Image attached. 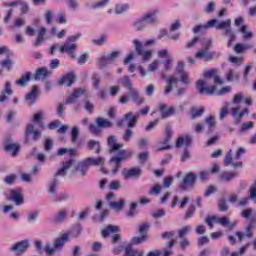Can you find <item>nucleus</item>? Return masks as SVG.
Segmentation results:
<instances>
[{
  "label": "nucleus",
  "instance_id": "obj_53",
  "mask_svg": "<svg viewBox=\"0 0 256 256\" xmlns=\"http://www.w3.org/2000/svg\"><path fill=\"white\" fill-rule=\"evenodd\" d=\"M92 79V86L94 89H99V85H101V76L99 74L94 73L91 77Z\"/></svg>",
  "mask_w": 256,
  "mask_h": 256
},
{
  "label": "nucleus",
  "instance_id": "obj_58",
  "mask_svg": "<svg viewBox=\"0 0 256 256\" xmlns=\"http://www.w3.org/2000/svg\"><path fill=\"white\" fill-rule=\"evenodd\" d=\"M146 25L147 24L145 23V21L142 18V19L134 22L133 27H134V29H136V31H143V29H145Z\"/></svg>",
  "mask_w": 256,
  "mask_h": 256
},
{
  "label": "nucleus",
  "instance_id": "obj_22",
  "mask_svg": "<svg viewBox=\"0 0 256 256\" xmlns=\"http://www.w3.org/2000/svg\"><path fill=\"white\" fill-rule=\"evenodd\" d=\"M216 29L217 30H224V35H229L231 33V19H227L225 21L218 22L216 24Z\"/></svg>",
  "mask_w": 256,
  "mask_h": 256
},
{
  "label": "nucleus",
  "instance_id": "obj_26",
  "mask_svg": "<svg viewBox=\"0 0 256 256\" xmlns=\"http://www.w3.org/2000/svg\"><path fill=\"white\" fill-rule=\"evenodd\" d=\"M109 207L110 209H113V211L120 213V211H123V208L125 207V199L120 198L117 201H112L109 203Z\"/></svg>",
  "mask_w": 256,
  "mask_h": 256
},
{
  "label": "nucleus",
  "instance_id": "obj_6",
  "mask_svg": "<svg viewBox=\"0 0 256 256\" xmlns=\"http://www.w3.org/2000/svg\"><path fill=\"white\" fill-rule=\"evenodd\" d=\"M6 199L8 201H13L16 206L19 207V205H23L24 203V198H23V189L21 188H16V189H10L6 193Z\"/></svg>",
  "mask_w": 256,
  "mask_h": 256
},
{
  "label": "nucleus",
  "instance_id": "obj_14",
  "mask_svg": "<svg viewBox=\"0 0 256 256\" xmlns=\"http://www.w3.org/2000/svg\"><path fill=\"white\" fill-rule=\"evenodd\" d=\"M195 181H197V175L193 173H186L181 183V189L186 191V189L195 185Z\"/></svg>",
  "mask_w": 256,
  "mask_h": 256
},
{
  "label": "nucleus",
  "instance_id": "obj_56",
  "mask_svg": "<svg viewBox=\"0 0 256 256\" xmlns=\"http://www.w3.org/2000/svg\"><path fill=\"white\" fill-rule=\"evenodd\" d=\"M253 127H255V124L252 121L245 122L240 128V133H247V131H249V129H253Z\"/></svg>",
  "mask_w": 256,
  "mask_h": 256
},
{
  "label": "nucleus",
  "instance_id": "obj_24",
  "mask_svg": "<svg viewBox=\"0 0 256 256\" xmlns=\"http://www.w3.org/2000/svg\"><path fill=\"white\" fill-rule=\"evenodd\" d=\"M84 161L87 163L88 167H99V165L105 164V158L103 157H98V158L88 157Z\"/></svg>",
  "mask_w": 256,
  "mask_h": 256
},
{
  "label": "nucleus",
  "instance_id": "obj_25",
  "mask_svg": "<svg viewBox=\"0 0 256 256\" xmlns=\"http://www.w3.org/2000/svg\"><path fill=\"white\" fill-rule=\"evenodd\" d=\"M67 241H69V234L67 233L62 234L60 237L56 238L54 240V247L56 251H58V249L65 247V243H67Z\"/></svg>",
  "mask_w": 256,
  "mask_h": 256
},
{
  "label": "nucleus",
  "instance_id": "obj_9",
  "mask_svg": "<svg viewBox=\"0 0 256 256\" xmlns=\"http://www.w3.org/2000/svg\"><path fill=\"white\" fill-rule=\"evenodd\" d=\"M29 249V240H22L20 242H16L10 247V251H12L16 256H21L27 252Z\"/></svg>",
  "mask_w": 256,
  "mask_h": 256
},
{
  "label": "nucleus",
  "instance_id": "obj_49",
  "mask_svg": "<svg viewBox=\"0 0 256 256\" xmlns=\"http://www.w3.org/2000/svg\"><path fill=\"white\" fill-rule=\"evenodd\" d=\"M125 11H129V4H117L115 7L116 15H121L125 13Z\"/></svg>",
  "mask_w": 256,
  "mask_h": 256
},
{
  "label": "nucleus",
  "instance_id": "obj_46",
  "mask_svg": "<svg viewBox=\"0 0 256 256\" xmlns=\"http://www.w3.org/2000/svg\"><path fill=\"white\" fill-rule=\"evenodd\" d=\"M119 83H121L125 89H128V91L133 90V84H131V79L129 76H123L120 78Z\"/></svg>",
  "mask_w": 256,
  "mask_h": 256
},
{
  "label": "nucleus",
  "instance_id": "obj_31",
  "mask_svg": "<svg viewBox=\"0 0 256 256\" xmlns=\"http://www.w3.org/2000/svg\"><path fill=\"white\" fill-rule=\"evenodd\" d=\"M239 173L237 171L234 172H222L219 176L220 181H223L224 183H229V181H233L235 177H237Z\"/></svg>",
  "mask_w": 256,
  "mask_h": 256
},
{
  "label": "nucleus",
  "instance_id": "obj_5",
  "mask_svg": "<svg viewBox=\"0 0 256 256\" xmlns=\"http://www.w3.org/2000/svg\"><path fill=\"white\" fill-rule=\"evenodd\" d=\"M133 45L135 47L137 55L141 57L144 63H146V61H149L153 57V51L143 49V43L138 39L133 40Z\"/></svg>",
  "mask_w": 256,
  "mask_h": 256
},
{
  "label": "nucleus",
  "instance_id": "obj_32",
  "mask_svg": "<svg viewBox=\"0 0 256 256\" xmlns=\"http://www.w3.org/2000/svg\"><path fill=\"white\" fill-rule=\"evenodd\" d=\"M191 141H193V136L191 135L181 136L176 141V147H183V145H185L186 147H189V145H191Z\"/></svg>",
  "mask_w": 256,
  "mask_h": 256
},
{
  "label": "nucleus",
  "instance_id": "obj_40",
  "mask_svg": "<svg viewBox=\"0 0 256 256\" xmlns=\"http://www.w3.org/2000/svg\"><path fill=\"white\" fill-rule=\"evenodd\" d=\"M129 95L131 99H133L134 103H137L138 105H141L144 101L143 97L139 94V91L135 88H132V90L129 91Z\"/></svg>",
  "mask_w": 256,
  "mask_h": 256
},
{
  "label": "nucleus",
  "instance_id": "obj_29",
  "mask_svg": "<svg viewBox=\"0 0 256 256\" xmlns=\"http://www.w3.org/2000/svg\"><path fill=\"white\" fill-rule=\"evenodd\" d=\"M46 34H47V29L41 26L38 29V36L36 38V41L34 42V47H40L41 43H44Z\"/></svg>",
  "mask_w": 256,
  "mask_h": 256
},
{
  "label": "nucleus",
  "instance_id": "obj_17",
  "mask_svg": "<svg viewBox=\"0 0 256 256\" xmlns=\"http://www.w3.org/2000/svg\"><path fill=\"white\" fill-rule=\"evenodd\" d=\"M165 139L162 141V144L165 146H159L158 151H165L167 149H171V145H169V141H171V137H173V129L171 126H166L165 130Z\"/></svg>",
  "mask_w": 256,
  "mask_h": 256
},
{
  "label": "nucleus",
  "instance_id": "obj_62",
  "mask_svg": "<svg viewBox=\"0 0 256 256\" xmlns=\"http://www.w3.org/2000/svg\"><path fill=\"white\" fill-rule=\"evenodd\" d=\"M147 241V235H142L141 237H134L132 238L131 245H141V243H145Z\"/></svg>",
  "mask_w": 256,
  "mask_h": 256
},
{
  "label": "nucleus",
  "instance_id": "obj_33",
  "mask_svg": "<svg viewBox=\"0 0 256 256\" xmlns=\"http://www.w3.org/2000/svg\"><path fill=\"white\" fill-rule=\"evenodd\" d=\"M49 77V70L47 68H39L36 70L33 79L39 81L41 79H47Z\"/></svg>",
  "mask_w": 256,
  "mask_h": 256
},
{
  "label": "nucleus",
  "instance_id": "obj_35",
  "mask_svg": "<svg viewBox=\"0 0 256 256\" xmlns=\"http://www.w3.org/2000/svg\"><path fill=\"white\" fill-rule=\"evenodd\" d=\"M115 233H119V226L108 225L102 230V237H111Z\"/></svg>",
  "mask_w": 256,
  "mask_h": 256
},
{
  "label": "nucleus",
  "instance_id": "obj_13",
  "mask_svg": "<svg viewBox=\"0 0 256 256\" xmlns=\"http://www.w3.org/2000/svg\"><path fill=\"white\" fill-rule=\"evenodd\" d=\"M175 235V232H164L162 233V239H170L168 243V249H165L163 251V256H172L173 255V250H171V247L175 245V239H173Z\"/></svg>",
  "mask_w": 256,
  "mask_h": 256
},
{
  "label": "nucleus",
  "instance_id": "obj_11",
  "mask_svg": "<svg viewBox=\"0 0 256 256\" xmlns=\"http://www.w3.org/2000/svg\"><path fill=\"white\" fill-rule=\"evenodd\" d=\"M240 109L241 108L239 106L231 108V115L235 120V125H239V123L243 121V117H245V115H249V108H244L242 111H240Z\"/></svg>",
  "mask_w": 256,
  "mask_h": 256
},
{
  "label": "nucleus",
  "instance_id": "obj_42",
  "mask_svg": "<svg viewBox=\"0 0 256 256\" xmlns=\"http://www.w3.org/2000/svg\"><path fill=\"white\" fill-rule=\"evenodd\" d=\"M253 44H241V43H237L234 48L233 51L234 53H245V51H247V49H252Z\"/></svg>",
  "mask_w": 256,
  "mask_h": 256
},
{
  "label": "nucleus",
  "instance_id": "obj_64",
  "mask_svg": "<svg viewBox=\"0 0 256 256\" xmlns=\"http://www.w3.org/2000/svg\"><path fill=\"white\" fill-rule=\"evenodd\" d=\"M67 235L68 237H77L78 235H81V226H76Z\"/></svg>",
  "mask_w": 256,
  "mask_h": 256
},
{
  "label": "nucleus",
  "instance_id": "obj_27",
  "mask_svg": "<svg viewBox=\"0 0 256 256\" xmlns=\"http://www.w3.org/2000/svg\"><path fill=\"white\" fill-rule=\"evenodd\" d=\"M214 55L215 54L209 52V50L202 49L195 54V59H204V61H211Z\"/></svg>",
  "mask_w": 256,
  "mask_h": 256
},
{
  "label": "nucleus",
  "instance_id": "obj_48",
  "mask_svg": "<svg viewBox=\"0 0 256 256\" xmlns=\"http://www.w3.org/2000/svg\"><path fill=\"white\" fill-rule=\"evenodd\" d=\"M227 115H229V102H226L225 105L220 109V113H219L220 121H223V119H225Z\"/></svg>",
  "mask_w": 256,
  "mask_h": 256
},
{
  "label": "nucleus",
  "instance_id": "obj_51",
  "mask_svg": "<svg viewBox=\"0 0 256 256\" xmlns=\"http://www.w3.org/2000/svg\"><path fill=\"white\" fill-rule=\"evenodd\" d=\"M110 61L107 55H103L98 59V67L99 69H103V67H107Z\"/></svg>",
  "mask_w": 256,
  "mask_h": 256
},
{
  "label": "nucleus",
  "instance_id": "obj_38",
  "mask_svg": "<svg viewBox=\"0 0 256 256\" xmlns=\"http://www.w3.org/2000/svg\"><path fill=\"white\" fill-rule=\"evenodd\" d=\"M87 147L90 151H95V153L97 155H99V153H101V143H99V141L96 140H90L87 143Z\"/></svg>",
  "mask_w": 256,
  "mask_h": 256
},
{
  "label": "nucleus",
  "instance_id": "obj_16",
  "mask_svg": "<svg viewBox=\"0 0 256 256\" xmlns=\"http://www.w3.org/2000/svg\"><path fill=\"white\" fill-rule=\"evenodd\" d=\"M107 145L109 149V153H115V151H119V149H122L123 144L117 143V136L110 135L107 139Z\"/></svg>",
  "mask_w": 256,
  "mask_h": 256
},
{
  "label": "nucleus",
  "instance_id": "obj_10",
  "mask_svg": "<svg viewBox=\"0 0 256 256\" xmlns=\"http://www.w3.org/2000/svg\"><path fill=\"white\" fill-rule=\"evenodd\" d=\"M83 95H87V90L85 88H77L73 91V93L68 96L64 102V105H73V103H77V100Z\"/></svg>",
  "mask_w": 256,
  "mask_h": 256
},
{
  "label": "nucleus",
  "instance_id": "obj_61",
  "mask_svg": "<svg viewBox=\"0 0 256 256\" xmlns=\"http://www.w3.org/2000/svg\"><path fill=\"white\" fill-rule=\"evenodd\" d=\"M77 139H79V127L75 126L71 131V142L77 143Z\"/></svg>",
  "mask_w": 256,
  "mask_h": 256
},
{
  "label": "nucleus",
  "instance_id": "obj_4",
  "mask_svg": "<svg viewBox=\"0 0 256 256\" xmlns=\"http://www.w3.org/2000/svg\"><path fill=\"white\" fill-rule=\"evenodd\" d=\"M243 155H245V148L243 147L238 148L234 158H233V150H229L226 153V156L224 159L225 167H229V165H232V167H243V162L239 161V159H241V156Z\"/></svg>",
  "mask_w": 256,
  "mask_h": 256
},
{
  "label": "nucleus",
  "instance_id": "obj_20",
  "mask_svg": "<svg viewBox=\"0 0 256 256\" xmlns=\"http://www.w3.org/2000/svg\"><path fill=\"white\" fill-rule=\"evenodd\" d=\"M122 175L124 179H133V177H139V175H141V168L139 167L131 168V169L124 168L122 170Z\"/></svg>",
  "mask_w": 256,
  "mask_h": 256
},
{
  "label": "nucleus",
  "instance_id": "obj_19",
  "mask_svg": "<svg viewBox=\"0 0 256 256\" xmlns=\"http://www.w3.org/2000/svg\"><path fill=\"white\" fill-rule=\"evenodd\" d=\"M137 119H139V113L133 114V112H129L124 115L123 121L127 122L129 129H133L137 125Z\"/></svg>",
  "mask_w": 256,
  "mask_h": 256
},
{
  "label": "nucleus",
  "instance_id": "obj_2",
  "mask_svg": "<svg viewBox=\"0 0 256 256\" xmlns=\"http://www.w3.org/2000/svg\"><path fill=\"white\" fill-rule=\"evenodd\" d=\"M74 166L75 160L70 159L66 162H63L62 167L55 173L54 178L48 182L49 197H53L57 193V189H59V179L57 178L65 177L67 175V171H69Z\"/></svg>",
  "mask_w": 256,
  "mask_h": 256
},
{
  "label": "nucleus",
  "instance_id": "obj_39",
  "mask_svg": "<svg viewBox=\"0 0 256 256\" xmlns=\"http://www.w3.org/2000/svg\"><path fill=\"white\" fill-rule=\"evenodd\" d=\"M69 194L62 192L59 194H54L53 196H49V199H51V201H53L54 203H61V201H67V199H69Z\"/></svg>",
  "mask_w": 256,
  "mask_h": 256
},
{
  "label": "nucleus",
  "instance_id": "obj_44",
  "mask_svg": "<svg viewBox=\"0 0 256 256\" xmlns=\"http://www.w3.org/2000/svg\"><path fill=\"white\" fill-rule=\"evenodd\" d=\"M33 77V74L31 72H26L24 75L21 76L19 80L16 81V85H19L20 87H24L25 83H29Z\"/></svg>",
  "mask_w": 256,
  "mask_h": 256
},
{
  "label": "nucleus",
  "instance_id": "obj_43",
  "mask_svg": "<svg viewBox=\"0 0 256 256\" xmlns=\"http://www.w3.org/2000/svg\"><path fill=\"white\" fill-rule=\"evenodd\" d=\"M77 173L81 175V177H85L87 175V172L89 171V164L84 160L80 162L77 166Z\"/></svg>",
  "mask_w": 256,
  "mask_h": 256
},
{
  "label": "nucleus",
  "instance_id": "obj_47",
  "mask_svg": "<svg viewBox=\"0 0 256 256\" xmlns=\"http://www.w3.org/2000/svg\"><path fill=\"white\" fill-rule=\"evenodd\" d=\"M216 223H219L222 227H229V229H233V224H231L227 217L217 218Z\"/></svg>",
  "mask_w": 256,
  "mask_h": 256
},
{
  "label": "nucleus",
  "instance_id": "obj_18",
  "mask_svg": "<svg viewBox=\"0 0 256 256\" xmlns=\"http://www.w3.org/2000/svg\"><path fill=\"white\" fill-rule=\"evenodd\" d=\"M38 95H39V87H37V85L32 86V90L25 96L26 103L28 105H35Z\"/></svg>",
  "mask_w": 256,
  "mask_h": 256
},
{
  "label": "nucleus",
  "instance_id": "obj_15",
  "mask_svg": "<svg viewBox=\"0 0 256 256\" xmlns=\"http://www.w3.org/2000/svg\"><path fill=\"white\" fill-rule=\"evenodd\" d=\"M177 85H179V78H177L176 76H169L166 79L164 95H170V93L173 91V88L177 87Z\"/></svg>",
  "mask_w": 256,
  "mask_h": 256
},
{
  "label": "nucleus",
  "instance_id": "obj_37",
  "mask_svg": "<svg viewBox=\"0 0 256 256\" xmlns=\"http://www.w3.org/2000/svg\"><path fill=\"white\" fill-rule=\"evenodd\" d=\"M9 95H13V90L11 89V82H6L4 91L2 92V95L0 96V103H3V101H6L7 97Z\"/></svg>",
  "mask_w": 256,
  "mask_h": 256
},
{
  "label": "nucleus",
  "instance_id": "obj_52",
  "mask_svg": "<svg viewBox=\"0 0 256 256\" xmlns=\"http://www.w3.org/2000/svg\"><path fill=\"white\" fill-rule=\"evenodd\" d=\"M122 139L125 141V143H129V141L133 139V130L131 128H127L122 135Z\"/></svg>",
  "mask_w": 256,
  "mask_h": 256
},
{
  "label": "nucleus",
  "instance_id": "obj_23",
  "mask_svg": "<svg viewBox=\"0 0 256 256\" xmlns=\"http://www.w3.org/2000/svg\"><path fill=\"white\" fill-rule=\"evenodd\" d=\"M67 215H68L67 209H61L56 213L52 221L53 223H57V224L65 223V220L67 219Z\"/></svg>",
  "mask_w": 256,
  "mask_h": 256
},
{
  "label": "nucleus",
  "instance_id": "obj_59",
  "mask_svg": "<svg viewBox=\"0 0 256 256\" xmlns=\"http://www.w3.org/2000/svg\"><path fill=\"white\" fill-rule=\"evenodd\" d=\"M15 181H17V175L10 174L4 178V183L6 185H15Z\"/></svg>",
  "mask_w": 256,
  "mask_h": 256
},
{
  "label": "nucleus",
  "instance_id": "obj_36",
  "mask_svg": "<svg viewBox=\"0 0 256 256\" xmlns=\"http://www.w3.org/2000/svg\"><path fill=\"white\" fill-rule=\"evenodd\" d=\"M226 81L228 83H233L235 81H239V73L233 69H228V71L225 74Z\"/></svg>",
  "mask_w": 256,
  "mask_h": 256
},
{
  "label": "nucleus",
  "instance_id": "obj_21",
  "mask_svg": "<svg viewBox=\"0 0 256 256\" xmlns=\"http://www.w3.org/2000/svg\"><path fill=\"white\" fill-rule=\"evenodd\" d=\"M75 83V74L70 72L65 74L59 80V85H65L66 87H71Z\"/></svg>",
  "mask_w": 256,
  "mask_h": 256
},
{
  "label": "nucleus",
  "instance_id": "obj_7",
  "mask_svg": "<svg viewBox=\"0 0 256 256\" xmlns=\"http://www.w3.org/2000/svg\"><path fill=\"white\" fill-rule=\"evenodd\" d=\"M128 157H131V152H128L127 150H121L118 156H114L110 159V164H115V166L112 167V173L114 175L118 173L122 161H125V159Z\"/></svg>",
  "mask_w": 256,
  "mask_h": 256
},
{
  "label": "nucleus",
  "instance_id": "obj_41",
  "mask_svg": "<svg viewBox=\"0 0 256 256\" xmlns=\"http://www.w3.org/2000/svg\"><path fill=\"white\" fill-rule=\"evenodd\" d=\"M96 125H98L100 129H109V127H113V123L111 121L102 117L96 119Z\"/></svg>",
  "mask_w": 256,
  "mask_h": 256
},
{
  "label": "nucleus",
  "instance_id": "obj_45",
  "mask_svg": "<svg viewBox=\"0 0 256 256\" xmlns=\"http://www.w3.org/2000/svg\"><path fill=\"white\" fill-rule=\"evenodd\" d=\"M205 125L208 126V133H211L213 129H215V126L217 125V122H215V116H208L205 118Z\"/></svg>",
  "mask_w": 256,
  "mask_h": 256
},
{
  "label": "nucleus",
  "instance_id": "obj_30",
  "mask_svg": "<svg viewBox=\"0 0 256 256\" xmlns=\"http://www.w3.org/2000/svg\"><path fill=\"white\" fill-rule=\"evenodd\" d=\"M5 151L11 153L12 157H15L19 153V144L13 142H6L4 145Z\"/></svg>",
  "mask_w": 256,
  "mask_h": 256
},
{
  "label": "nucleus",
  "instance_id": "obj_1",
  "mask_svg": "<svg viewBox=\"0 0 256 256\" xmlns=\"http://www.w3.org/2000/svg\"><path fill=\"white\" fill-rule=\"evenodd\" d=\"M43 115L44 113L42 111L34 114V117L32 119V122L26 125L25 128V141L26 143H29V141H37L38 139H41V130L39 129H45V124L43 123ZM39 127V129H37Z\"/></svg>",
  "mask_w": 256,
  "mask_h": 256
},
{
  "label": "nucleus",
  "instance_id": "obj_57",
  "mask_svg": "<svg viewBox=\"0 0 256 256\" xmlns=\"http://www.w3.org/2000/svg\"><path fill=\"white\" fill-rule=\"evenodd\" d=\"M120 55H121L120 51H112L108 53L106 56L108 57V60L110 61V63H113L117 61V59H119Z\"/></svg>",
  "mask_w": 256,
  "mask_h": 256
},
{
  "label": "nucleus",
  "instance_id": "obj_60",
  "mask_svg": "<svg viewBox=\"0 0 256 256\" xmlns=\"http://www.w3.org/2000/svg\"><path fill=\"white\" fill-rule=\"evenodd\" d=\"M245 99V96L243 95V93H237L233 96L232 98V103H234V105H239V103L243 102Z\"/></svg>",
  "mask_w": 256,
  "mask_h": 256
},
{
  "label": "nucleus",
  "instance_id": "obj_34",
  "mask_svg": "<svg viewBox=\"0 0 256 256\" xmlns=\"http://www.w3.org/2000/svg\"><path fill=\"white\" fill-rule=\"evenodd\" d=\"M125 256H143V251L133 248V244L125 247Z\"/></svg>",
  "mask_w": 256,
  "mask_h": 256
},
{
  "label": "nucleus",
  "instance_id": "obj_3",
  "mask_svg": "<svg viewBox=\"0 0 256 256\" xmlns=\"http://www.w3.org/2000/svg\"><path fill=\"white\" fill-rule=\"evenodd\" d=\"M196 88L200 95H204V93L206 95H213L214 93H216V95H219L220 97L223 95H227V93L231 91V87L229 86L217 90L216 86H209L207 81L203 79H200L196 82Z\"/></svg>",
  "mask_w": 256,
  "mask_h": 256
},
{
  "label": "nucleus",
  "instance_id": "obj_55",
  "mask_svg": "<svg viewBox=\"0 0 256 256\" xmlns=\"http://www.w3.org/2000/svg\"><path fill=\"white\" fill-rule=\"evenodd\" d=\"M56 252H57V248H55V244H53V246H51L50 243L45 244L46 255L48 256L55 255Z\"/></svg>",
  "mask_w": 256,
  "mask_h": 256
},
{
  "label": "nucleus",
  "instance_id": "obj_8",
  "mask_svg": "<svg viewBox=\"0 0 256 256\" xmlns=\"http://www.w3.org/2000/svg\"><path fill=\"white\" fill-rule=\"evenodd\" d=\"M78 39H81V34L79 33L68 37L64 44L66 53H68L72 59H75V49H77V44H75V41Z\"/></svg>",
  "mask_w": 256,
  "mask_h": 256
},
{
  "label": "nucleus",
  "instance_id": "obj_50",
  "mask_svg": "<svg viewBox=\"0 0 256 256\" xmlns=\"http://www.w3.org/2000/svg\"><path fill=\"white\" fill-rule=\"evenodd\" d=\"M203 113H205V109L203 108H192L191 110V119L195 120L198 117H201V115H203Z\"/></svg>",
  "mask_w": 256,
  "mask_h": 256
},
{
  "label": "nucleus",
  "instance_id": "obj_28",
  "mask_svg": "<svg viewBox=\"0 0 256 256\" xmlns=\"http://www.w3.org/2000/svg\"><path fill=\"white\" fill-rule=\"evenodd\" d=\"M157 13H159V11L154 10L152 12H148L146 13L142 19L144 20V23H149L150 25H153V23H157Z\"/></svg>",
  "mask_w": 256,
  "mask_h": 256
},
{
  "label": "nucleus",
  "instance_id": "obj_63",
  "mask_svg": "<svg viewBox=\"0 0 256 256\" xmlns=\"http://www.w3.org/2000/svg\"><path fill=\"white\" fill-rule=\"evenodd\" d=\"M89 131L93 133V135H99V133H101V126H99V124H90Z\"/></svg>",
  "mask_w": 256,
  "mask_h": 256
},
{
  "label": "nucleus",
  "instance_id": "obj_54",
  "mask_svg": "<svg viewBox=\"0 0 256 256\" xmlns=\"http://www.w3.org/2000/svg\"><path fill=\"white\" fill-rule=\"evenodd\" d=\"M240 33L243 35V39H253V32L247 31V26L243 25L240 29Z\"/></svg>",
  "mask_w": 256,
  "mask_h": 256
},
{
  "label": "nucleus",
  "instance_id": "obj_12",
  "mask_svg": "<svg viewBox=\"0 0 256 256\" xmlns=\"http://www.w3.org/2000/svg\"><path fill=\"white\" fill-rule=\"evenodd\" d=\"M157 109L162 119H167L168 117L175 115V111H177L175 107L171 106L167 108V104H163V103L158 104Z\"/></svg>",
  "mask_w": 256,
  "mask_h": 256
}]
</instances>
